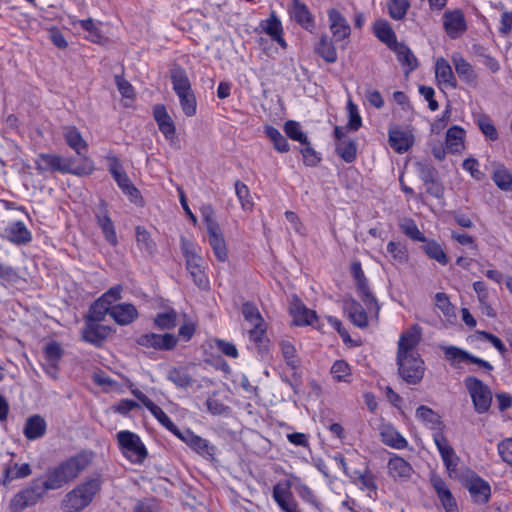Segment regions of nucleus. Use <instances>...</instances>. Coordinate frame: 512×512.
<instances>
[{"mask_svg": "<svg viewBox=\"0 0 512 512\" xmlns=\"http://www.w3.org/2000/svg\"><path fill=\"white\" fill-rule=\"evenodd\" d=\"M94 459V452L81 449L55 465L49 466L41 477L32 481L10 501L12 512H22L36 505L49 491L60 490L74 482Z\"/></svg>", "mask_w": 512, "mask_h": 512, "instance_id": "obj_1", "label": "nucleus"}, {"mask_svg": "<svg viewBox=\"0 0 512 512\" xmlns=\"http://www.w3.org/2000/svg\"><path fill=\"white\" fill-rule=\"evenodd\" d=\"M35 169L39 174L46 172H60L62 174H73L77 176L92 174L94 167L87 157L84 163L77 167H72L70 159L63 158L56 154L40 153L34 160Z\"/></svg>", "mask_w": 512, "mask_h": 512, "instance_id": "obj_2", "label": "nucleus"}, {"mask_svg": "<svg viewBox=\"0 0 512 512\" xmlns=\"http://www.w3.org/2000/svg\"><path fill=\"white\" fill-rule=\"evenodd\" d=\"M170 79L183 114L186 117L195 116L197 113V99L186 70L180 65L174 66L170 70Z\"/></svg>", "mask_w": 512, "mask_h": 512, "instance_id": "obj_3", "label": "nucleus"}, {"mask_svg": "<svg viewBox=\"0 0 512 512\" xmlns=\"http://www.w3.org/2000/svg\"><path fill=\"white\" fill-rule=\"evenodd\" d=\"M433 440L443 461L447 475L452 480L461 481L468 475V466H459L460 458L443 433H434Z\"/></svg>", "mask_w": 512, "mask_h": 512, "instance_id": "obj_4", "label": "nucleus"}, {"mask_svg": "<svg viewBox=\"0 0 512 512\" xmlns=\"http://www.w3.org/2000/svg\"><path fill=\"white\" fill-rule=\"evenodd\" d=\"M181 250L186 261V268L195 285L202 290L209 289L210 281L206 273L205 262L198 254L196 245L182 239Z\"/></svg>", "mask_w": 512, "mask_h": 512, "instance_id": "obj_5", "label": "nucleus"}, {"mask_svg": "<svg viewBox=\"0 0 512 512\" xmlns=\"http://www.w3.org/2000/svg\"><path fill=\"white\" fill-rule=\"evenodd\" d=\"M100 489L99 478L88 479L66 494L64 505L70 511H81L92 502Z\"/></svg>", "mask_w": 512, "mask_h": 512, "instance_id": "obj_6", "label": "nucleus"}, {"mask_svg": "<svg viewBox=\"0 0 512 512\" xmlns=\"http://www.w3.org/2000/svg\"><path fill=\"white\" fill-rule=\"evenodd\" d=\"M118 447L122 455L132 464H143L148 450L140 436L130 430H121L116 434Z\"/></svg>", "mask_w": 512, "mask_h": 512, "instance_id": "obj_7", "label": "nucleus"}, {"mask_svg": "<svg viewBox=\"0 0 512 512\" xmlns=\"http://www.w3.org/2000/svg\"><path fill=\"white\" fill-rule=\"evenodd\" d=\"M106 159L108 161V171L123 194L128 196L131 202L137 203V201H141V193L131 182L129 176L123 169L120 159L112 153L108 154Z\"/></svg>", "mask_w": 512, "mask_h": 512, "instance_id": "obj_8", "label": "nucleus"}, {"mask_svg": "<svg viewBox=\"0 0 512 512\" xmlns=\"http://www.w3.org/2000/svg\"><path fill=\"white\" fill-rule=\"evenodd\" d=\"M464 385L471 397L474 410L478 414L488 412L492 403V392L489 386L475 376L466 377Z\"/></svg>", "mask_w": 512, "mask_h": 512, "instance_id": "obj_9", "label": "nucleus"}, {"mask_svg": "<svg viewBox=\"0 0 512 512\" xmlns=\"http://www.w3.org/2000/svg\"><path fill=\"white\" fill-rule=\"evenodd\" d=\"M104 318V313L99 312L95 315L89 314L85 319L81 336L82 340L94 346H100L112 332L107 325L99 322Z\"/></svg>", "mask_w": 512, "mask_h": 512, "instance_id": "obj_10", "label": "nucleus"}, {"mask_svg": "<svg viewBox=\"0 0 512 512\" xmlns=\"http://www.w3.org/2000/svg\"><path fill=\"white\" fill-rule=\"evenodd\" d=\"M349 271L351 277L353 278L356 287V292L360 299L364 302L368 309H372L373 307H375L377 310H379L376 297L370 290L369 281L365 275L360 260L352 261L350 264Z\"/></svg>", "mask_w": 512, "mask_h": 512, "instance_id": "obj_11", "label": "nucleus"}, {"mask_svg": "<svg viewBox=\"0 0 512 512\" xmlns=\"http://www.w3.org/2000/svg\"><path fill=\"white\" fill-rule=\"evenodd\" d=\"M468 475L461 481L462 486L469 492L475 504H487L491 498V486L473 470H467Z\"/></svg>", "mask_w": 512, "mask_h": 512, "instance_id": "obj_12", "label": "nucleus"}, {"mask_svg": "<svg viewBox=\"0 0 512 512\" xmlns=\"http://www.w3.org/2000/svg\"><path fill=\"white\" fill-rule=\"evenodd\" d=\"M174 436L184 442L192 451L203 458L207 460L215 458L216 447L211 444L209 440L194 433L190 428H186L184 430L179 429Z\"/></svg>", "mask_w": 512, "mask_h": 512, "instance_id": "obj_13", "label": "nucleus"}, {"mask_svg": "<svg viewBox=\"0 0 512 512\" xmlns=\"http://www.w3.org/2000/svg\"><path fill=\"white\" fill-rule=\"evenodd\" d=\"M399 375L408 384L419 383L424 375V361L419 354L397 357Z\"/></svg>", "mask_w": 512, "mask_h": 512, "instance_id": "obj_14", "label": "nucleus"}, {"mask_svg": "<svg viewBox=\"0 0 512 512\" xmlns=\"http://www.w3.org/2000/svg\"><path fill=\"white\" fill-rule=\"evenodd\" d=\"M443 352L446 360H448L453 366H457L459 363H467L475 365L478 369H482L488 373L494 369L492 364L488 361L477 357L459 347L447 346L443 348Z\"/></svg>", "mask_w": 512, "mask_h": 512, "instance_id": "obj_15", "label": "nucleus"}, {"mask_svg": "<svg viewBox=\"0 0 512 512\" xmlns=\"http://www.w3.org/2000/svg\"><path fill=\"white\" fill-rule=\"evenodd\" d=\"M329 30L334 40L341 45L343 49L346 48L350 35L351 27L345 16L336 8H330L327 11Z\"/></svg>", "mask_w": 512, "mask_h": 512, "instance_id": "obj_16", "label": "nucleus"}, {"mask_svg": "<svg viewBox=\"0 0 512 512\" xmlns=\"http://www.w3.org/2000/svg\"><path fill=\"white\" fill-rule=\"evenodd\" d=\"M135 341L136 344L141 347L147 349L153 348L161 351L173 350L178 343L177 337L173 334L165 333L161 335L153 332L139 335Z\"/></svg>", "mask_w": 512, "mask_h": 512, "instance_id": "obj_17", "label": "nucleus"}, {"mask_svg": "<svg viewBox=\"0 0 512 512\" xmlns=\"http://www.w3.org/2000/svg\"><path fill=\"white\" fill-rule=\"evenodd\" d=\"M131 393L164 428H166L173 435L178 432L179 428L177 425L162 410V408L156 405L146 394L137 388L132 389Z\"/></svg>", "mask_w": 512, "mask_h": 512, "instance_id": "obj_18", "label": "nucleus"}, {"mask_svg": "<svg viewBox=\"0 0 512 512\" xmlns=\"http://www.w3.org/2000/svg\"><path fill=\"white\" fill-rule=\"evenodd\" d=\"M96 223L101 229L105 240L113 247L118 245V237L114 222L109 215L108 204L100 200L96 211L94 212Z\"/></svg>", "mask_w": 512, "mask_h": 512, "instance_id": "obj_19", "label": "nucleus"}, {"mask_svg": "<svg viewBox=\"0 0 512 512\" xmlns=\"http://www.w3.org/2000/svg\"><path fill=\"white\" fill-rule=\"evenodd\" d=\"M288 14L291 20L309 33L316 29L315 17L309 7L301 0H292L288 8Z\"/></svg>", "mask_w": 512, "mask_h": 512, "instance_id": "obj_20", "label": "nucleus"}, {"mask_svg": "<svg viewBox=\"0 0 512 512\" xmlns=\"http://www.w3.org/2000/svg\"><path fill=\"white\" fill-rule=\"evenodd\" d=\"M430 483L433 487L445 512H459V507L455 497L449 489L446 481L438 474L430 475Z\"/></svg>", "mask_w": 512, "mask_h": 512, "instance_id": "obj_21", "label": "nucleus"}, {"mask_svg": "<svg viewBox=\"0 0 512 512\" xmlns=\"http://www.w3.org/2000/svg\"><path fill=\"white\" fill-rule=\"evenodd\" d=\"M443 28L449 38H459L467 30L464 12L459 8L445 11L443 14Z\"/></svg>", "mask_w": 512, "mask_h": 512, "instance_id": "obj_22", "label": "nucleus"}, {"mask_svg": "<svg viewBox=\"0 0 512 512\" xmlns=\"http://www.w3.org/2000/svg\"><path fill=\"white\" fill-rule=\"evenodd\" d=\"M272 497L281 512H302L299 503L290 491V483H277L273 486Z\"/></svg>", "mask_w": 512, "mask_h": 512, "instance_id": "obj_23", "label": "nucleus"}, {"mask_svg": "<svg viewBox=\"0 0 512 512\" xmlns=\"http://www.w3.org/2000/svg\"><path fill=\"white\" fill-rule=\"evenodd\" d=\"M1 237L8 242L22 246L32 241V233L22 220L10 222L5 228Z\"/></svg>", "mask_w": 512, "mask_h": 512, "instance_id": "obj_24", "label": "nucleus"}, {"mask_svg": "<svg viewBox=\"0 0 512 512\" xmlns=\"http://www.w3.org/2000/svg\"><path fill=\"white\" fill-rule=\"evenodd\" d=\"M420 340L421 328L418 325H413L406 331L402 332L398 341L397 357L418 354L415 349Z\"/></svg>", "mask_w": 512, "mask_h": 512, "instance_id": "obj_25", "label": "nucleus"}, {"mask_svg": "<svg viewBox=\"0 0 512 512\" xmlns=\"http://www.w3.org/2000/svg\"><path fill=\"white\" fill-rule=\"evenodd\" d=\"M344 471L350 476L353 482L363 491L367 492L370 498H376L378 493V487L376 483L375 475L370 471L369 468H365L364 471H353L351 474L348 473L344 460H341Z\"/></svg>", "mask_w": 512, "mask_h": 512, "instance_id": "obj_26", "label": "nucleus"}, {"mask_svg": "<svg viewBox=\"0 0 512 512\" xmlns=\"http://www.w3.org/2000/svg\"><path fill=\"white\" fill-rule=\"evenodd\" d=\"M259 27L262 32L267 34L281 48H287L288 44L284 38L283 25L275 11H271L267 19L261 20Z\"/></svg>", "mask_w": 512, "mask_h": 512, "instance_id": "obj_27", "label": "nucleus"}, {"mask_svg": "<svg viewBox=\"0 0 512 512\" xmlns=\"http://www.w3.org/2000/svg\"><path fill=\"white\" fill-rule=\"evenodd\" d=\"M333 37L322 33L313 44L314 53L327 64H334L338 60V52Z\"/></svg>", "mask_w": 512, "mask_h": 512, "instance_id": "obj_28", "label": "nucleus"}, {"mask_svg": "<svg viewBox=\"0 0 512 512\" xmlns=\"http://www.w3.org/2000/svg\"><path fill=\"white\" fill-rule=\"evenodd\" d=\"M153 117L164 138L167 141H173L176 138V126L172 117L168 114L166 106L164 104L154 105Z\"/></svg>", "mask_w": 512, "mask_h": 512, "instance_id": "obj_29", "label": "nucleus"}, {"mask_svg": "<svg viewBox=\"0 0 512 512\" xmlns=\"http://www.w3.org/2000/svg\"><path fill=\"white\" fill-rule=\"evenodd\" d=\"M103 313L104 315L108 314L117 324L121 326L131 324L139 316L136 307L131 303L115 304Z\"/></svg>", "mask_w": 512, "mask_h": 512, "instance_id": "obj_30", "label": "nucleus"}, {"mask_svg": "<svg viewBox=\"0 0 512 512\" xmlns=\"http://www.w3.org/2000/svg\"><path fill=\"white\" fill-rule=\"evenodd\" d=\"M388 137L390 146L399 154L407 152L414 144L413 136L402 130L400 126L391 127Z\"/></svg>", "mask_w": 512, "mask_h": 512, "instance_id": "obj_31", "label": "nucleus"}, {"mask_svg": "<svg viewBox=\"0 0 512 512\" xmlns=\"http://www.w3.org/2000/svg\"><path fill=\"white\" fill-rule=\"evenodd\" d=\"M47 432V422L40 414H33L26 419L23 434L29 441L42 438Z\"/></svg>", "mask_w": 512, "mask_h": 512, "instance_id": "obj_32", "label": "nucleus"}, {"mask_svg": "<svg viewBox=\"0 0 512 512\" xmlns=\"http://www.w3.org/2000/svg\"><path fill=\"white\" fill-rule=\"evenodd\" d=\"M375 37L384 43L390 50L397 46L400 42L390 23L385 19H377L372 26Z\"/></svg>", "mask_w": 512, "mask_h": 512, "instance_id": "obj_33", "label": "nucleus"}, {"mask_svg": "<svg viewBox=\"0 0 512 512\" xmlns=\"http://www.w3.org/2000/svg\"><path fill=\"white\" fill-rule=\"evenodd\" d=\"M451 61L461 81L468 85H473L476 83L478 78L476 71L460 53H453L451 56Z\"/></svg>", "mask_w": 512, "mask_h": 512, "instance_id": "obj_34", "label": "nucleus"}, {"mask_svg": "<svg viewBox=\"0 0 512 512\" xmlns=\"http://www.w3.org/2000/svg\"><path fill=\"white\" fill-rule=\"evenodd\" d=\"M435 77L439 85L446 88L456 89L458 86L457 79L453 73L452 67L448 60L440 57L435 63Z\"/></svg>", "mask_w": 512, "mask_h": 512, "instance_id": "obj_35", "label": "nucleus"}, {"mask_svg": "<svg viewBox=\"0 0 512 512\" xmlns=\"http://www.w3.org/2000/svg\"><path fill=\"white\" fill-rule=\"evenodd\" d=\"M466 132L458 125L451 126L446 132V149L451 154H459L465 148Z\"/></svg>", "mask_w": 512, "mask_h": 512, "instance_id": "obj_36", "label": "nucleus"}, {"mask_svg": "<svg viewBox=\"0 0 512 512\" xmlns=\"http://www.w3.org/2000/svg\"><path fill=\"white\" fill-rule=\"evenodd\" d=\"M63 137L66 144L74 150L76 154L82 156L87 153L88 144L76 126H65L63 128Z\"/></svg>", "mask_w": 512, "mask_h": 512, "instance_id": "obj_37", "label": "nucleus"}, {"mask_svg": "<svg viewBox=\"0 0 512 512\" xmlns=\"http://www.w3.org/2000/svg\"><path fill=\"white\" fill-rule=\"evenodd\" d=\"M167 380L172 382L177 389L182 390L191 388L195 383L188 367L185 366L171 367L167 373Z\"/></svg>", "mask_w": 512, "mask_h": 512, "instance_id": "obj_38", "label": "nucleus"}, {"mask_svg": "<svg viewBox=\"0 0 512 512\" xmlns=\"http://www.w3.org/2000/svg\"><path fill=\"white\" fill-rule=\"evenodd\" d=\"M416 418L434 433H443V422L440 415L426 405H420L416 409Z\"/></svg>", "mask_w": 512, "mask_h": 512, "instance_id": "obj_39", "label": "nucleus"}, {"mask_svg": "<svg viewBox=\"0 0 512 512\" xmlns=\"http://www.w3.org/2000/svg\"><path fill=\"white\" fill-rule=\"evenodd\" d=\"M32 469L29 463L18 464L10 461L4 466L2 483L4 485L10 484L12 481L17 479H24L30 476Z\"/></svg>", "mask_w": 512, "mask_h": 512, "instance_id": "obj_40", "label": "nucleus"}, {"mask_svg": "<svg viewBox=\"0 0 512 512\" xmlns=\"http://www.w3.org/2000/svg\"><path fill=\"white\" fill-rule=\"evenodd\" d=\"M209 245L211 246L216 259L225 262L228 259V250L221 228L207 231Z\"/></svg>", "mask_w": 512, "mask_h": 512, "instance_id": "obj_41", "label": "nucleus"}, {"mask_svg": "<svg viewBox=\"0 0 512 512\" xmlns=\"http://www.w3.org/2000/svg\"><path fill=\"white\" fill-rule=\"evenodd\" d=\"M381 441L393 449H405L408 446L406 438L392 425H385L380 432Z\"/></svg>", "mask_w": 512, "mask_h": 512, "instance_id": "obj_42", "label": "nucleus"}, {"mask_svg": "<svg viewBox=\"0 0 512 512\" xmlns=\"http://www.w3.org/2000/svg\"><path fill=\"white\" fill-rule=\"evenodd\" d=\"M345 311L347 312L351 322L359 327L366 328L369 324L367 312L360 302L355 299H350L345 302Z\"/></svg>", "mask_w": 512, "mask_h": 512, "instance_id": "obj_43", "label": "nucleus"}, {"mask_svg": "<svg viewBox=\"0 0 512 512\" xmlns=\"http://www.w3.org/2000/svg\"><path fill=\"white\" fill-rule=\"evenodd\" d=\"M388 473L394 479H407L411 476L413 468L403 457L393 454L388 461Z\"/></svg>", "mask_w": 512, "mask_h": 512, "instance_id": "obj_44", "label": "nucleus"}, {"mask_svg": "<svg viewBox=\"0 0 512 512\" xmlns=\"http://www.w3.org/2000/svg\"><path fill=\"white\" fill-rule=\"evenodd\" d=\"M422 243V250L429 259L438 262L442 266H446L449 263V258L439 242L426 238V241Z\"/></svg>", "mask_w": 512, "mask_h": 512, "instance_id": "obj_45", "label": "nucleus"}, {"mask_svg": "<svg viewBox=\"0 0 512 512\" xmlns=\"http://www.w3.org/2000/svg\"><path fill=\"white\" fill-rule=\"evenodd\" d=\"M290 314L293 318V323L296 326L312 325L317 319L316 312L308 309L303 303L299 302L293 305L290 309Z\"/></svg>", "mask_w": 512, "mask_h": 512, "instance_id": "obj_46", "label": "nucleus"}, {"mask_svg": "<svg viewBox=\"0 0 512 512\" xmlns=\"http://www.w3.org/2000/svg\"><path fill=\"white\" fill-rule=\"evenodd\" d=\"M135 238L136 245L141 252L149 256L155 254L157 249L156 242L153 240L150 232L145 227L140 225L135 227Z\"/></svg>", "mask_w": 512, "mask_h": 512, "instance_id": "obj_47", "label": "nucleus"}, {"mask_svg": "<svg viewBox=\"0 0 512 512\" xmlns=\"http://www.w3.org/2000/svg\"><path fill=\"white\" fill-rule=\"evenodd\" d=\"M330 374L336 383L350 384L353 381L352 367L343 359L334 361L330 368Z\"/></svg>", "mask_w": 512, "mask_h": 512, "instance_id": "obj_48", "label": "nucleus"}, {"mask_svg": "<svg viewBox=\"0 0 512 512\" xmlns=\"http://www.w3.org/2000/svg\"><path fill=\"white\" fill-rule=\"evenodd\" d=\"M391 51L396 54L398 62L406 68L407 73L415 70L418 67L417 58L405 43L400 42Z\"/></svg>", "mask_w": 512, "mask_h": 512, "instance_id": "obj_49", "label": "nucleus"}, {"mask_svg": "<svg viewBox=\"0 0 512 512\" xmlns=\"http://www.w3.org/2000/svg\"><path fill=\"white\" fill-rule=\"evenodd\" d=\"M69 23L73 26L79 24L80 27L88 33L85 37L86 40L96 44L101 43L103 36L101 34L100 29L96 26L92 18L77 19L75 16H70Z\"/></svg>", "mask_w": 512, "mask_h": 512, "instance_id": "obj_50", "label": "nucleus"}, {"mask_svg": "<svg viewBox=\"0 0 512 512\" xmlns=\"http://www.w3.org/2000/svg\"><path fill=\"white\" fill-rule=\"evenodd\" d=\"M64 354L62 346L56 342H49L44 348V356L49 363V366L53 368V378L57 377L59 371V362Z\"/></svg>", "mask_w": 512, "mask_h": 512, "instance_id": "obj_51", "label": "nucleus"}, {"mask_svg": "<svg viewBox=\"0 0 512 512\" xmlns=\"http://www.w3.org/2000/svg\"><path fill=\"white\" fill-rule=\"evenodd\" d=\"M357 143L354 139L336 142L335 152L346 163H353L357 158Z\"/></svg>", "mask_w": 512, "mask_h": 512, "instance_id": "obj_52", "label": "nucleus"}, {"mask_svg": "<svg viewBox=\"0 0 512 512\" xmlns=\"http://www.w3.org/2000/svg\"><path fill=\"white\" fill-rule=\"evenodd\" d=\"M492 180L500 190L512 191V173L503 164L495 167L492 173Z\"/></svg>", "mask_w": 512, "mask_h": 512, "instance_id": "obj_53", "label": "nucleus"}, {"mask_svg": "<svg viewBox=\"0 0 512 512\" xmlns=\"http://www.w3.org/2000/svg\"><path fill=\"white\" fill-rule=\"evenodd\" d=\"M123 286L121 284H116L110 287L105 293H103L95 303V306H101L103 308V312L110 309L114 306L115 302L120 300L122 297Z\"/></svg>", "mask_w": 512, "mask_h": 512, "instance_id": "obj_54", "label": "nucleus"}, {"mask_svg": "<svg viewBox=\"0 0 512 512\" xmlns=\"http://www.w3.org/2000/svg\"><path fill=\"white\" fill-rule=\"evenodd\" d=\"M264 133L266 137L270 139L274 149L279 153H287L290 151V145L287 139L281 134V132L272 125H266L264 127Z\"/></svg>", "mask_w": 512, "mask_h": 512, "instance_id": "obj_55", "label": "nucleus"}, {"mask_svg": "<svg viewBox=\"0 0 512 512\" xmlns=\"http://www.w3.org/2000/svg\"><path fill=\"white\" fill-rule=\"evenodd\" d=\"M295 491L299 498L317 511L322 510V503L315 492L305 483L299 482L295 485Z\"/></svg>", "mask_w": 512, "mask_h": 512, "instance_id": "obj_56", "label": "nucleus"}, {"mask_svg": "<svg viewBox=\"0 0 512 512\" xmlns=\"http://www.w3.org/2000/svg\"><path fill=\"white\" fill-rule=\"evenodd\" d=\"M248 337L250 342L254 343L258 351L262 352L267 347V324L262 323L252 326L248 331Z\"/></svg>", "mask_w": 512, "mask_h": 512, "instance_id": "obj_57", "label": "nucleus"}, {"mask_svg": "<svg viewBox=\"0 0 512 512\" xmlns=\"http://www.w3.org/2000/svg\"><path fill=\"white\" fill-rule=\"evenodd\" d=\"M399 228L401 232L408 237L409 239L417 242L426 241V236L420 229L418 228L416 222L412 218H404L399 223Z\"/></svg>", "mask_w": 512, "mask_h": 512, "instance_id": "obj_58", "label": "nucleus"}, {"mask_svg": "<svg viewBox=\"0 0 512 512\" xmlns=\"http://www.w3.org/2000/svg\"><path fill=\"white\" fill-rule=\"evenodd\" d=\"M283 130L286 136L292 141L299 142L300 144L308 143V136L302 130V127L299 122L295 120H287L284 123Z\"/></svg>", "mask_w": 512, "mask_h": 512, "instance_id": "obj_59", "label": "nucleus"}, {"mask_svg": "<svg viewBox=\"0 0 512 512\" xmlns=\"http://www.w3.org/2000/svg\"><path fill=\"white\" fill-rule=\"evenodd\" d=\"M410 6L411 5L409 0H388V15L393 20H402L405 18Z\"/></svg>", "mask_w": 512, "mask_h": 512, "instance_id": "obj_60", "label": "nucleus"}, {"mask_svg": "<svg viewBox=\"0 0 512 512\" xmlns=\"http://www.w3.org/2000/svg\"><path fill=\"white\" fill-rule=\"evenodd\" d=\"M387 252L391 255L392 259L400 264L407 263L409 254L407 247L397 241H389L387 244Z\"/></svg>", "mask_w": 512, "mask_h": 512, "instance_id": "obj_61", "label": "nucleus"}, {"mask_svg": "<svg viewBox=\"0 0 512 512\" xmlns=\"http://www.w3.org/2000/svg\"><path fill=\"white\" fill-rule=\"evenodd\" d=\"M281 351L284 361L291 369H297L300 365V360L297 355L295 346L289 341H283L281 343Z\"/></svg>", "mask_w": 512, "mask_h": 512, "instance_id": "obj_62", "label": "nucleus"}, {"mask_svg": "<svg viewBox=\"0 0 512 512\" xmlns=\"http://www.w3.org/2000/svg\"><path fill=\"white\" fill-rule=\"evenodd\" d=\"M242 314L251 326L265 323L264 318L259 312V309L252 302H245L242 306Z\"/></svg>", "mask_w": 512, "mask_h": 512, "instance_id": "obj_63", "label": "nucleus"}, {"mask_svg": "<svg viewBox=\"0 0 512 512\" xmlns=\"http://www.w3.org/2000/svg\"><path fill=\"white\" fill-rule=\"evenodd\" d=\"M416 170L418 172L420 179L424 182V184L433 182L438 177L436 168L431 163H429L427 161L417 162Z\"/></svg>", "mask_w": 512, "mask_h": 512, "instance_id": "obj_64", "label": "nucleus"}]
</instances>
